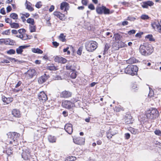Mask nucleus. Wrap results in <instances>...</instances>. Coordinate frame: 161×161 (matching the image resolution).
Masks as SVG:
<instances>
[{
	"label": "nucleus",
	"mask_w": 161,
	"mask_h": 161,
	"mask_svg": "<svg viewBox=\"0 0 161 161\" xmlns=\"http://www.w3.org/2000/svg\"><path fill=\"white\" fill-rule=\"evenodd\" d=\"M140 53L143 55L147 56L150 55L153 52V49L151 46L145 44L141 45L139 48Z\"/></svg>",
	"instance_id": "1"
},
{
	"label": "nucleus",
	"mask_w": 161,
	"mask_h": 161,
	"mask_svg": "<svg viewBox=\"0 0 161 161\" xmlns=\"http://www.w3.org/2000/svg\"><path fill=\"white\" fill-rule=\"evenodd\" d=\"M123 70L125 73L133 76L137 75L138 68L136 65H129Z\"/></svg>",
	"instance_id": "2"
},
{
	"label": "nucleus",
	"mask_w": 161,
	"mask_h": 161,
	"mask_svg": "<svg viewBox=\"0 0 161 161\" xmlns=\"http://www.w3.org/2000/svg\"><path fill=\"white\" fill-rule=\"evenodd\" d=\"M85 46L88 51L92 52L97 47V43L94 41H87L86 42Z\"/></svg>",
	"instance_id": "3"
},
{
	"label": "nucleus",
	"mask_w": 161,
	"mask_h": 161,
	"mask_svg": "<svg viewBox=\"0 0 161 161\" xmlns=\"http://www.w3.org/2000/svg\"><path fill=\"white\" fill-rule=\"evenodd\" d=\"M158 111L155 108H152L147 110L146 112V116L147 118L154 119L158 116Z\"/></svg>",
	"instance_id": "4"
},
{
	"label": "nucleus",
	"mask_w": 161,
	"mask_h": 161,
	"mask_svg": "<svg viewBox=\"0 0 161 161\" xmlns=\"http://www.w3.org/2000/svg\"><path fill=\"white\" fill-rule=\"evenodd\" d=\"M71 102L66 100L62 102V106L66 108L70 109L75 106L74 103L77 102V100L74 98L72 99Z\"/></svg>",
	"instance_id": "5"
},
{
	"label": "nucleus",
	"mask_w": 161,
	"mask_h": 161,
	"mask_svg": "<svg viewBox=\"0 0 161 161\" xmlns=\"http://www.w3.org/2000/svg\"><path fill=\"white\" fill-rule=\"evenodd\" d=\"M22 157L25 160L28 159L30 156V152L29 149L23 150L22 154Z\"/></svg>",
	"instance_id": "6"
},
{
	"label": "nucleus",
	"mask_w": 161,
	"mask_h": 161,
	"mask_svg": "<svg viewBox=\"0 0 161 161\" xmlns=\"http://www.w3.org/2000/svg\"><path fill=\"white\" fill-rule=\"evenodd\" d=\"M38 99L39 100L44 103L46 101L47 99V97L45 93L42 91L40 92L38 94Z\"/></svg>",
	"instance_id": "7"
},
{
	"label": "nucleus",
	"mask_w": 161,
	"mask_h": 161,
	"mask_svg": "<svg viewBox=\"0 0 161 161\" xmlns=\"http://www.w3.org/2000/svg\"><path fill=\"white\" fill-rule=\"evenodd\" d=\"M72 93L69 91H64L60 93V97L62 98H67L71 96Z\"/></svg>",
	"instance_id": "8"
},
{
	"label": "nucleus",
	"mask_w": 161,
	"mask_h": 161,
	"mask_svg": "<svg viewBox=\"0 0 161 161\" xmlns=\"http://www.w3.org/2000/svg\"><path fill=\"white\" fill-rule=\"evenodd\" d=\"M74 142L78 145H83L85 142V139L82 137H78L73 139Z\"/></svg>",
	"instance_id": "9"
},
{
	"label": "nucleus",
	"mask_w": 161,
	"mask_h": 161,
	"mask_svg": "<svg viewBox=\"0 0 161 161\" xmlns=\"http://www.w3.org/2000/svg\"><path fill=\"white\" fill-rule=\"evenodd\" d=\"M54 60L55 62L61 64H64L67 62V60L61 57L56 56L54 58Z\"/></svg>",
	"instance_id": "10"
},
{
	"label": "nucleus",
	"mask_w": 161,
	"mask_h": 161,
	"mask_svg": "<svg viewBox=\"0 0 161 161\" xmlns=\"http://www.w3.org/2000/svg\"><path fill=\"white\" fill-rule=\"evenodd\" d=\"M64 129L69 134H71L73 132V128L72 124H67L65 126Z\"/></svg>",
	"instance_id": "11"
},
{
	"label": "nucleus",
	"mask_w": 161,
	"mask_h": 161,
	"mask_svg": "<svg viewBox=\"0 0 161 161\" xmlns=\"http://www.w3.org/2000/svg\"><path fill=\"white\" fill-rule=\"evenodd\" d=\"M69 3L66 2H63L61 4L60 9L62 10L64 9V11L67 12V11L69 10Z\"/></svg>",
	"instance_id": "12"
},
{
	"label": "nucleus",
	"mask_w": 161,
	"mask_h": 161,
	"mask_svg": "<svg viewBox=\"0 0 161 161\" xmlns=\"http://www.w3.org/2000/svg\"><path fill=\"white\" fill-rule=\"evenodd\" d=\"M12 114L14 117L16 118H19L21 116L20 111L17 109H14L12 110Z\"/></svg>",
	"instance_id": "13"
},
{
	"label": "nucleus",
	"mask_w": 161,
	"mask_h": 161,
	"mask_svg": "<svg viewBox=\"0 0 161 161\" xmlns=\"http://www.w3.org/2000/svg\"><path fill=\"white\" fill-rule=\"evenodd\" d=\"M35 73V70L33 69H30L26 73V76L29 78H32Z\"/></svg>",
	"instance_id": "14"
},
{
	"label": "nucleus",
	"mask_w": 161,
	"mask_h": 161,
	"mask_svg": "<svg viewBox=\"0 0 161 161\" xmlns=\"http://www.w3.org/2000/svg\"><path fill=\"white\" fill-rule=\"evenodd\" d=\"M48 77L46 74H44L43 75L39 78L38 82L40 84H42L47 79Z\"/></svg>",
	"instance_id": "15"
},
{
	"label": "nucleus",
	"mask_w": 161,
	"mask_h": 161,
	"mask_svg": "<svg viewBox=\"0 0 161 161\" xmlns=\"http://www.w3.org/2000/svg\"><path fill=\"white\" fill-rule=\"evenodd\" d=\"M54 15L57 18H59L60 20H62L64 16V14H62L59 12H54L53 13Z\"/></svg>",
	"instance_id": "16"
},
{
	"label": "nucleus",
	"mask_w": 161,
	"mask_h": 161,
	"mask_svg": "<svg viewBox=\"0 0 161 161\" xmlns=\"http://www.w3.org/2000/svg\"><path fill=\"white\" fill-rule=\"evenodd\" d=\"M27 46L26 45L21 46H19L16 49V53L18 54H21L23 50V49L27 47Z\"/></svg>",
	"instance_id": "17"
},
{
	"label": "nucleus",
	"mask_w": 161,
	"mask_h": 161,
	"mask_svg": "<svg viewBox=\"0 0 161 161\" xmlns=\"http://www.w3.org/2000/svg\"><path fill=\"white\" fill-rule=\"evenodd\" d=\"M15 43V42L10 39H5V44L11 45H14Z\"/></svg>",
	"instance_id": "18"
},
{
	"label": "nucleus",
	"mask_w": 161,
	"mask_h": 161,
	"mask_svg": "<svg viewBox=\"0 0 161 161\" xmlns=\"http://www.w3.org/2000/svg\"><path fill=\"white\" fill-rule=\"evenodd\" d=\"M25 5L26 6V8L29 11H32L34 10V9L33 7H31V3L30 2L27 3V1H26L25 3Z\"/></svg>",
	"instance_id": "19"
},
{
	"label": "nucleus",
	"mask_w": 161,
	"mask_h": 161,
	"mask_svg": "<svg viewBox=\"0 0 161 161\" xmlns=\"http://www.w3.org/2000/svg\"><path fill=\"white\" fill-rule=\"evenodd\" d=\"M125 122L126 124H130L132 123V121L131 119V117L128 115L127 116L125 117Z\"/></svg>",
	"instance_id": "20"
},
{
	"label": "nucleus",
	"mask_w": 161,
	"mask_h": 161,
	"mask_svg": "<svg viewBox=\"0 0 161 161\" xmlns=\"http://www.w3.org/2000/svg\"><path fill=\"white\" fill-rule=\"evenodd\" d=\"M160 25L158 22H153L151 23V26L153 29L154 30H155L156 29H157Z\"/></svg>",
	"instance_id": "21"
},
{
	"label": "nucleus",
	"mask_w": 161,
	"mask_h": 161,
	"mask_svg": "<svg viewBox=\"0 0 161 161\" xmlns=\"http://www.w3.org/2000/svg\"><path fill=\"white\" fill-rule=\"evenodd\" d=\"M118 45H117V46L116 47V48L115 49L118 50L119 49V48L125 47L126 45L123 42H122L121 41H120L119 42V43H117Z\"/></svg>",
	"instance_id": "22"
},
{
	"label": "nucleus",
	"mask_w": 161,
	"mask_h": 161,
	"mask_svg": "<svg viewBox=\"0 0 161 161\" xmlns=\"http://www.w3.org/2000/svg\"><path fill=\"white\" fill-rule=\"evenodd\" d=\"M16 36L20 38L23 40H26L28 38V36L26 34L18 35Z\"/></svg>",
	"instance_id": "23"
},
{
	"label": "nucleus",
	"mask_w": 161,
	"mask_h": 161,
	"mask_svg": "<svg viewBox=\"0 0 161 161\" xmlns=\"http://www.w3.org/2000/svg\"><path fill=\"white\" fill-rule=\"evenodd\" d=\"M2 100L3 102L7 104H9L10 103L13 101V98L11 97L7 98L4 97L2 98Z\"/></svg>",
	"instance_id": "24"
},
{
	"label": "nucleus",
	"mask_w": 161,
	"mask_h": 161,
	"mask_svg": "<svg viewBox=\"0 0 161 161\" xmlns=\"http://www.w3.org/2000/svg\"><path fill=\"white\" fill-rule=\"evenodd\" d=\"M115 40L116 41H119L118 42H115V43H119V42L120 41V40L122 38V36L118 34H116L114 35Z\"/></svg>",
	"instance_id": "25"
},
{
	"label": "nucleus",
	"mask_w": 161,
	"mask_h": 161,
	"mask_svg": "<svg viewBox=\"0 0 161 161\" xmlns=\"http://www.w3.org/2000/svg\"><path fill=\"white\" fill-rule=\"evenodd\" d=\"M48 140L50 142L53 143L56 142V138L54 136L50 135L48 136Z\"/></svg>",
	"instance_id": "26"
},
{
	"label": "nucleus",
	"mask_w": 161,
	"mask_h": 161,
	"mask_svg": "<svg viewBox=\"0 0 161 161\" xmlns=\"http://www.w3.org/2000/svg\"><path fill=\"white\" fill-rule=\"evenodd\" d=\"M129 130L132 134H133L136 135L138 134L139 133V131L137 129L132 128H130Z\"/></svg>",
	"instance_id": "27"
},
{
	"label": "nucleus",
	"mask_w": 161,
	"mask_h": 161,
	"mask_svg": "<svg viewBox=\"0 0 161 161\" xmlns=\"http://www.w3.org/2000/svg\"><path fill=\"white\" fill-rule=\"evenodd\" d=\"M103 6L102 7H97L96 8V11L97 13L99 14H102L103 12Z\"/></svg>",
	"instance_id": "28"
},
{
	"label": "nucleus",
	"mask_w": 161,
	"mask_h": 161,
	"mask_svg": "<svg viewBox=\"0 0 161 161\" xmlns=\"http://www.w3.org/2000/svg\"><path fill=\"white\" fill-rule=\"evenodd\" d=\"M32 51L34 53H38L39 54H42L43 51L38 48H34L32 49Z\"/></svg>",
	"instance_id": "29"
},
{
	"label": "nucleus",
	"mask_w": 161,
	"mask_h": 161,
	"mask_svg": "<svg viewBox=\"0 0 161 161\" xmlns=\"http://www.w3.org/2000/svg\"><path fill=\"white\" fill-rule=\"evenodd\" d=\"M66 67V69L67 70H71L72 71H74L75 70L72 66L71 64H67Z\"/></svg>",
	"instance_id": "30"
},
{
	"label": "nucleus",
	"mask_w": 161,
	"mask_h": 161,
	"mask_svg": "<svg viewBox=\"0 0 161 161\" xmlns=\"http://www.w3.org/2000/svg\"><path fill=\"white\" fill-rule=\"evenodd\" d=\"M10 25L12 28L17 29L19 27V24L14 22L11 23L10 24Z\"/></svg>",
	"instance_id": "31"
},
{
	"label": "nucleus",
	"mask_w": 161,
	"mask_h": 161,
	"mask_svg": "<svg viewBox=\"0 0 161 161\" xmlns=\"http://www.w3.org/2000/svg\"><path fill=\"white\" fill-rule=\"evenodd\" d=\"M47 69L50 70H55L57 69V68L53 64L47 66Z\"/></svg>",
	"instance_id": "32"
},
{
	"label": "nucleus",
	"mask_w": 161,
	"mask_h": 161,
	"mask_svg": "<svg viewBox=\"0 0 161 161\" xmlns=\"http://www.w3.org/2000/svg\"><path fill=\"white\" fill-rule=\"evenodd\" d=\"M29 29L31 32H35L36 30V26L34 25H30Z\"/></svg>",
	"instance_id": "33"
},
{
	"label": "nucleus",
	"mask_w": 161,
	"mask_h": 161,
	"mask_svg": "<svg viewBox=\"0 0 161 161\" xmlns=\"http://www.w3.org/2000/svg\"><path fill=\"white\" fill-rule=\"evenodd\" d=\"M10 18L14 19H17L18 18V15L15 13H12L10 15Z\"/></svg>",
	"instance_id": "34"
},
{
	"label": "nucleus",
	"mask_w": 161,
	"mask_h": 161,
	"mask_svg": "<svg viewBox=\"0 0 161 161\" xmlns=\"http://www.w3.org/2000/svg\"><path fill=\"white\" fill-rule=\"evenodd\" d=\"M116 134V133L115 132V133L113 134L111 133V132H110L109 131H108L107 132V137L108 138L110 139L113 136Z\"/></svg>",
	"instance_id": "35"
},
{
	"label": "nucleus",
	"mask_w": 161,
	"mask_h": 161,
	"mask_svg": "<svg viewBox=\"0 0 161 161\" xmlns=\"http://www.w3.org/2000/svg\"><path fill=\"white\" fill-rule=\"evenodd\" d=\"M27 21L28 23L31 24L32 25H34L35 24L34 20L33 19L28 18L27 19Z\"/></svg>",
	"instance_id": "36"
},
{
	"label": "nucleus",
	"mask_w": 161,
	"mask_h": 161,
	"mask_svg": "<svg viewBox=\"0 0 161 161\" xmlns=\"http://www.w3.org/2000/svg\"><path fill=\"white\" fill-rule=\"evenodd\" d=\"M8 58L9 60L11 61L12 62H17L18 63L20 64V63H22L21 62L19 61L18 60L16 59H15V58Z\"/></svg>",
	"instance_id": "37"
},
{
	"label": "nucleus",
	"mask_w": 161,
	"mask_h": 161,
	"mask_svg": "<svg viewBox=\"0 0 161 161\" xmlns=\"http://www.w3.org/2000/svg\"><path fill=\"white\" fill-rule=\"evenodd\" d=\"M146 38L148 39L150 41H154L153 36L152 35H148L146 36Z\"/></svg>",
	"instance_id": "38"
},
{
	"label": "nucleus",
	"mask_w": 161,
	"mask_h": 161,
	"mask_svg": "<svg viewBox=\"0 0 161 161\" xmlns=\"http://www.w3.org/2000/svg\"><path fill=\"white\" fill-rule=\"evenodd\" d=\"M103 12L104 14H108L109 13V10L108 9L106 8L104 6H103Z\"/></svg>",
	"instance_id": "39"
},
{
	"label": "nucleus",
	"mask_w": 161,
	"mask_h": 161,
	"mask_svg": "<svg viewBox=\"0 0 161 161\" xmlns=\"http://www.w3.org/2000/svg\"><path fill=\"white\" fill-rule=\"evenodd\" d=\"M59 38L60 40L62 42H64L65 41V36H64L63 34H61L59 36Z\"/></svg>",
	"instance_id": "40"
},
{
	"label": "nucleus",
	"mask_w": 161,
	"mask_h": 161,
	"mask_svg": "<svg viewBox=\"0 0 161 161\" xmlns=\"http://www.w3.org/2000/svg\"><path fill=\"white\" fill-rule=\"evenodd\" d=\"M72 71V72L70 75V77L72 79H75L76 78V73L75 72V70Z\"/></svg>",
	"instance_id": "41"
},
{
	"label": "nucleus",
	"mask_w": 161,
	"mask_h": 161,
	"mask_svg": "<svg viewBox=\"0 0 161 161\" xmlns=\"http://www.w3.org/2000/svg\"><path fill=\"white\" fill-rule=\"evenodd\" d=\"M136 18L132 16H129L127 18V20H129L131 21H134L136 20Z\"/></svg>",
	"instance_id": "42"
},
{
	"label": "nucleus",
	"mask_w": 161,
	"mask_h": 161,
	"mask_svg": "<svg viewBox=\"0 0 161 161\" xmlns=\"http://www.w3.org/2000/svg\"><path fill=\"white\" fill-rule=\"evenodd\" d=\"M15 53V50L13 49H10L9 50L7 51V53L8 54L10 55L14 54Z\"/></svg>",
	"instance_id": "43"
},
{
	"label": "nucleus",
	"mask_w": 161,
	"mask_h": 161,
	"mask_svg": "<svg viewBox=\"0 0 161 161\" xmlns=\"http://www.w3.org/2000/svg\"><path fill=\"white\" fill-rule=\"evenodd\" d=\"M141 18L143 20H147L148 19L149 17L148 15L146 14H142L141 16Z\"/></svg>",
	"instance_id": "44"
},
{
	"label": "nucleus",
	"mask_w": 161,
	"mask_h": 161,
	"mask_svg": "<svg viewBox=\"0 0 161 161\" xmlns=\"http://www.w3.org/2000/svg\"><path fill=\"white\" fill-rule=\"evenodd\" d=\"M83 47H80L78 49L77 53V54L79 55H81Z\"/></svg>",
	"instance_id": "45"
},
{
	"label": "nucleus",
	"mask_w": 161,
	"mask_h": 161,
	"mask_svg": "<svg viewBox=\"0 0 161 161\" xmlns=\"http://www.w3.org/2000/svg\"><path fill=\"white\" fill-rule=\"evenodd\" d=\"M13 136V138L14 139H15L16 138L19 137V133H18L15 132H12Z\"/></svg>",
	"instance_id": "46"
},
{
	"label": "nucleus",
	"mask_w": 161,
	"mask_h": 161,
	"mask_svg": "<svg viewBox=\"0 0 161 161\" xmlns=\"http://www.w3.org/2000/svg\"><path fill=\"white\" fill-rule=\"evenodd\" d=\"M109 47L110 45L108 43H106L105 46L104 52H107L108 50Z\"/></svg>",
	"instance_id": "47"
},
{
	"label": "nucleus",
	"mask_w": 161,
	"mask_h": 161,
	"mask_svg": "<svg viewBox=\"0 0 161 161\" xmlns=\"http://www.w3.org/2000/svg\"><path fill=\"white\" fill-rule=\"evenodd\" d=\"M8 155H10L13 153V152L11 148H8L6 151Z\"/></svg>",
	"instance_id": "48"
},
{
	"label": "nucleus",
	"mask_w": 161,
	"mask_h": 161,
	"mask_svg": "<svg viewBox=\"0 0 161 161\" xmlns=\"http://www.w3.org/2000/svg\"><path fill=\"white\" fill-rule=\"evenodd\" d=\"M149 93L148 95V96L149 97H151L153 96L154 95V93L152 89H151L150 88H149Z\"/></svg>",
	"instance_id": "49"
},
{
	"label": "nucleus",
	"mask_w": 161,
	"mask_h": 161,
	"mask_svg": "<svg viewBox=\"0 0 161 161\" xmlns=\"http://www.w3.org/2000/svg\"><path fill=\"white\" fill-rule=\"evenodd\" d=\"M12 132H8L7 135L8 136V139H13V136Z\"/></svg>",
	"instance_id": "50"
},
{
	"label": "nucleus",
	"mask_w": 161,
	"mask_h": 161,
	"mask_svg": "<svg viewBox=\"0 0 161 161\" xmlns=\"http://www.w3.org/2000/svg\"><path fill=\"white\" fill-rule=\"evenodd\" d=\"M146 2L147 3L148 6H153L154 4V3L152 1H147V2Z\"/></svg>",
	"instance_id": "51"
},
{
	"label": "nucleus",
	"mask_w": 161,
	"mask_h": 161,
	"mask_svg": "<svg viewBox=\"0 0 161 161\" xmlns=\"http://www.w3.org/2000/svg\"><path fill=\"white\" fill-rule=\"evenodd\" d=\"M10 33L9 30H6L5 31L2 32V34L3 35H8Z\"/></svg>",
	"instance_id": "52"
},
{
	"label": "nucleus",
	"mask_w": 161,
	"mask_h": 161,
	"mask_svg": "<svg viewBox=\"0 0 161 161\" xmlns=\"http://www.w3.org/2000/svg\"><path fill=\"white\" fill-rule=\"evenodd\" d=\"M135 59L134 58H130L128 61V62L129 63L132 64L135 62L134 61Z\"/></svg>",
	"instance_id": "53"
},
{
	"label": "nucleus",
	"mask_w": 161,
	"mask_h": 161,
	"mask_svg": "<svg viewBox=\"0 0 161 161\" xmlns=\"http://www.w3.org/2000/svg\"><path fill=\"white\" fill-rule=\"evenodd\" d=\"M11 140L9 141V143L10 144H12L13 145L16 146V144H14V142H15V139H14V138H13V139H11Z\"/></svg>",
	"instance_id": "54"
},
{
	"label": "nucleus",
	"mask_w": 161,
	"mask_h": 161,
	"mask_svg": "<svg viewBox=\"0 0 161 161\" xmlns=\"http://www.w3.org/2000/svg\"><path fill=\"white\" fill-rule=\"evenodd\" d=\"M155 134L158 136H161V131L159 130H156L154 131Z\"/></svg>",
	"instance_id": "55"
},
{
	"label": "nucleus",
	"mask_w": 161,
	"mask_h": 161,
	"mask_svg": "<svg viewBox=\"0 0 161 161\" xmlns=\"http://www.w3.org/2000/svg\"><path fill=\"white\" fill-rule=\"evenodd\" d=\"M88 8H89L92 10H94L95 9L94 6L92 4H91L89 5L88 6Z\"/></svg>",
	"instance_id": "56"
},
{
	"label": "nucleus",
	"mask_w": 161,
	"mask_h": 161,
	"mask_svg": "<svg viewBox=\"0 0 161 161\" xmlns=\"http://www.w3.org/2000/svg\"><path fill=\"white\" fill-rule=\"evenodd\" d=\"M136 32L135 30H132L128 32V34L129 35H131L132 34H135Z\"/></svg>",
	"instance_id": "57"
},
{
	"label": "nucleus",
	"mask_w": 161,
	"mask_h": 161,
	"mask_svg": "<svg viewBox=\"0 0 161 161\" xmlns=\"http://www.w3.org/2000/svg\"><path fill=\"white\" fill-rule=\"evenodd\" d=\"M41 3V2H38L35 5L36 7L38 8H40L42 6V5L40 4Z\"/></svg>",
	"instance_id": "58"
},
{
	"label": "nucleus",
	"mask_w": 161,
	"mask_h": 161,
	"mask_svg": "<svg viewBox=\"0 0 161 161\" xmlns=\"http://www.w3.org/2000/svg\"><path fill=\"white\" fill-rule=\"evenodd\" d=\"M5 21L6 23H9L10 24L12 23V20L8 18L5 19Z\"/></svg>",
	"instance_id": "59"
},
{
	"label": "nucleus",
	"mask_w": 161,
	"mask_h": 161,
	"mask_svg": "<svg viewBox=\"0 0 161 161\" xmlns=\"http://www.w3.org/2000/svg\"><path fill=\"white\" fill-rule=\"evenodd\" d=\"M18 31L19 33L20 34H22V33H25V29H19Z\"/></svg>",
	"instance_id": "60"
},
{
	"label": "nucleus",
	"mask_w": 161,
	"mask_h": 161,
	"mask_svg": "<svg viewBox=\"0 0 161 161\" xmlns=\"http://www.w3.org/2000/svg\"><path fill=\"white\" fill-rule=\"evenodd\" d=\"M53 45L55 47H57L59 45V43H58L56 42H53Z\"/></svg>",
	"instance_id": "61"
},
{
	"label": "nucleus",
	"mask_w": 161,
	"mask_h": 161,
	"mask_svg": "<svg viewBox=\"0 0 161 161\" xmlns=\"http://www.w3.org/2000/svg\"><path fill=\"white\" fill-rule=\"evenodd\" d=\"M142 7L143 8H148V6L146 2L143 3V4L142 5Z\"/></svg>",
	"instance_id": "62"
},
{
	"label": "nucleus",
	"mask_w": 161,
	"mask_h": 161,
	"mask_svg": "<svg viewBox=\"0 0 161 161\" xmlns=\"http://www.w3.org/2000/svg\"><path fill=\"white\" fill-rule=\"evenodd\" d=\"M130 137V135L128 133H126L125 134V137L126 139H128Z\"/></svg>",
	"instance_id": "63"
},
{
	"label": "nucleus",
	"mask_w": 161,
	"mask_h": 161,
	"mask_svg": "<svg viewBox=\"0 0 161 161\" xmlns=\"http://www.w3.org/2000/svg\"><path fill=\"white\" fill-rule=\"evenodd\" d=\"M22 84V83L21 81H19L18 82V83H17V84L15 86V88L18 87L20 86Z\"/></svg>",
	"instance_id": "64"
}]
</instances>
